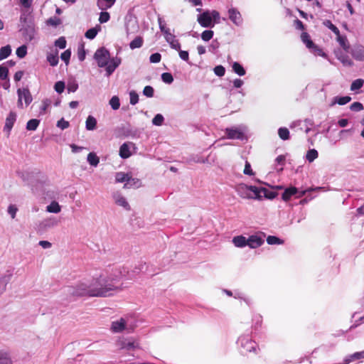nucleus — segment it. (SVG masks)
<instances>
[{"instance_id": "nucleus-1", "label": "nucleus", "mask_w": 364, "mask_h": 364, "mask_svg": "<svg viewBox=\"0 0 364 364\" xmlns=\"http://www.w3.org/2000/svg\"><path fill=\"white\" fill-rule=\"evenodd\" d=\"M119 281V276L106 277L100 275L94 278L89 284L81 283L76 287H68L66 292L73 296H108L112 291L118 289L115 282Z\"/></svg>"}, {"instance_id": "nucleus-2", "label": "nucleus", "mask_w": 364, "mask_h": 364, "mask_svg": "<svg viewBox=\"0 0 364 364\" xmlns=\"http://www.w3.org/2000/svg\"><path fill=\"white\" fill-rule=\"evenodd\" d=\"M94 59L100 68H105L106 75L110 76L122 63L120 58L114 57L111 58L108 50L105 48H98L95 54Z\"/></svg>"}, {"instance_id": "nucleus-3", "label": "nucleus", "mask_w": 364, "mask_h": 364, "mask_svg": "<svg viewBox=\"0 0 364 364\" xmlns=\"http://www.w3.org/2000/svg\"><path fill=\"white\" fill-rule=\"evenodd\" d=\"M237 343L240 353L246 355L248 353L258 354L260 349L258 344L249 336H241L238 338Z\"/></svg>"}, {"instance_id": "nucleus-4", "label": "nucleus", "mask_w": 364, "mask_h": 364, "mask_svg": "<svg viewBox=\"0 0 364 364\" xmlns=\"http://www.w3.org/2000/svg\"><path fill=\"white\" fill-rule=\"evenodd\" d=\"M238 195L242 198L260 199V190L256 186L240 184L237 188Z\"/></svg>"}, {"instance_id": "nucleus-5", "label": "nucleus", "mask_w": 364, "mask_h": 364, "mask_svg": "<svg viewBox=\"0 0 364 364\" xmlns=\"http://www.w3.org/2000/svg\"><path fill=\"white\" fill-rule=\"evenodd\" d=\"M246 128L245 126L240 125L237 127H232L226 128L225 132L226 137L230 139H240L242 140L245 138V132Z\"/></svg>"}, {"instance_id": "nucleus-6", "label": "nucleus", "mask_w": 364, "mask_h": 364, "mask_svg": "<svg viewBox=\"0 0 364 364\" xmlns=\"http://www.w3.org/2000/svg\"><path fill=\"white\" fill-rule=\"evenodd\" d=\"M18 94V107L23 108V100H24L26 107L28 106L32 102V96L28 89L19 88L17 90Z\"/></svg>"}, {"instance_id": "nucleus-7", "label": "nucleus", "mask_w": 364, "mask_h": 364, "mask_svg": "<svg viewBox=\"0 0 364 364\" xmlns=\"http://www.w3.org/2000/svg\"><path fill=\"white\" fill-rule=\"evenodd\" d=\"M264 237L265 234L262 232L250 235L247 238L248 246L252 249L260 247L264 242Z\"/></svg>"}, {"instance_id": "nucleus-8", "label": "nucleus", "mask_w": 364, "mask_h": 364, "mask_svg": "<svg viewBox=\"0 0 364 364\" xmlns=\"http://www.w3.org/2000/svg\"><path fill=\"white\" fill-rule=\"evenodd\" d=\"M197 21L198 23L203 28L214 27V23L212 21V16H210V11L208 10L198 15Z\"/></svg>"}, {"instance_id": "nucleus-9", "label": "nucleus", "mask_w": 364, "mask_h": 364, "mask_svg": "<svg viewBox=\"0 0 364 364\" xmlns=\"http://www.w3.org/2000/svg\"><path fill=\"white\" fill-rule=\"evenodd\" d=\"M301 39L308 48L312 49V51L319 55H323L322 50L318 48L310 39V36L307 33L303 32L301 35Z\"/></svg>"}, {"instance_id": "nucleus-10", "label": "nucleus", "mask_w": 364, "mask_h": 364, "mask_svg": "<svg viewBox=\"0 0 364 364\" xmlns=\"http://www.w3.org/2000/svg\"><path fill=\"white\" fill-rule=\"evenodd\" d=\"M118 346L121 350L131 351L139 348V343L132 338L123 339L118 342Z\"/></svg>"}, {"instance_id": "nucleus-11", "label": "nucleus", "mask_w": 364, "mask_h": 364, "mask_svg": "<svg viewBox=\"0 0 364 364\" xmlns=\"http://www.w3.org/2000/svg\"><path fill=\"white\" fill-rule=\"evenodd\" d=\"M230 20L236 26H240L242 23V15L235 8H230L228 11Z\"/></svg>"}, {"instance_id": "nucleus-12", "label": "nucleus", "mask_w": 364, "mask_h": 364, "mask_svg": "<svg viewBox=\"0 0 364 364\" xmlns=\"http://www.w3.org/2000/svg\"><path fill=\"white\" fill-rule=\"evenodd\" d=\"M127 323L125 318H121L112 323L111 329L114 333H120L127 329Z\"/></svg>"}, {"instance_id": "nucleus-13", "label": "nucleus", "mask_w": 364, "mask_h": 364, "mask_svg": "<svg viewBox=\"0 0 364 364\" xmlns=\"http://www.w3.org/2000/svg\"><path fill=\"white\" fill-rule=\"evenodd\" d=\"M112 198L117 205L121 206L127 210L130 209L129 204L127 199L119 192L114 193L112 194Z\"/></svg>"}, {"instance_id": "nucleus-14", "label": "nucleus", "mask_w": 364, "mask_h": 364, "mask_svg": "<svg viewBox=\"0 0 364 364\" xmlns=\"http://www.w3.org/2000/svg\"><path fill=\"white\" fill-rule=\"evenodd\" d=\"M16 114L14 112H10L9 115L7 116L5 122V125L4 127V131L7 132V136H9L11 129L16 120Z\"/></svg>"}, {"instance_id": "nucleus-15", "label": "nucleus", "mask_w": 364, "mask_h": 364, "mask_svg": "<svg viewBox=\"0 0 364 364\" xmlns=\"http://www.w3.org/2000/svg\"><path fill=\"white\" fill-rule=\"evenodd\" d=\"M115 180L117 183H123L126 182L124 184V188H128L131 181H134L135 179L129 176V174L123 173V172H117L115 176Z\"/></svg>"}, {"instance_id": "nucleus-16", "label": "nucleus", "mask_w": 364, "mask_h": 364, "mask_svg": "<svg viewBox=\"0 0 364 364\" xmlns=\"http://www.w3.org/2000/svg\"><path fill=\"white\" fill-rule=\"evenodd\" d=\"M351 55L356 60L364 61V47L363 46L355 47L351 51Z\"/></svg>"}, {"instance_id": "nucleus-17", "label": "nucleus", "mask_w": 364, "mask_h": 364, "mask_svg": "<svg viewBox=\"0 0 364 364\" xmlns=\"http://www.w3.org/2000/svg\"><path fill=\"white\" fill-rule=\"evenodd\" d=\"M0 364H13V360L9 350H0Z\"/></svg>"}, {"instance_id": "nucleus-18", "label": "nucleus", "mask_w": 364, "mask_h": 364, "mask_svg": "<svg viewBox=\"0 0 364 364\" xmlns=\"http://www.w3.org/2000/svg\"><path fill=\"white\" fill-rule=\"evenodd\" d=\"M58 224V220L54 217H49L44 219L41 223V226L43 229L51 228L56 226Z\"/></svg>"}, {"instance_id": "nucleus-19", "label": "nucleus", "mask_w": 364, "mask_h": 364, "mask_svg": "<svg viewBox=\"0 0 364 364\" xmlns=\"http://www.w3.org/2000/svg\"><path fill=\"white\" fill-rule=\"evenodd\" d=\"M232 243L237 247L242 248L248 246L247 239L243 235L235 236L232 238Z\"/></svg>"}, {"instance_id": "nucleus-20", "label": "nucleus", "mask_w": 364, "mask_h": 364, "mask_svg": "<svg viewBox=\"0 0 364 364\" xmlns=\"http://www.w3.org/2000/svg\"><path fill=\"white\" fill-rule=\"evenodd\" d=\"M116 0H97V6L101 11H105L110 9L115 3Z\"/></svg>"}, {"instance_id": "nucleus-21", "label": "nucleus", "mask_w": 364, "mask_h": 364, "mask_svg": "<svg viewBox=\"0 0 364 364\" xmlns=\"http://www.w3.org/2000/svg\"><path fill=\"white\" fill-rule=\"evenodd\" d=\"M298 193V188L295 187L287 188L284 190V193L282 195V198L284 201H288L290 200L291 197L296 195Z\"/></svg>"}, {"instance_id": "nucleus-22", "label": "nucleus", "mask_w": 364, "mask_h": 364, "mask_svg": "<svg viewBox=\"0 0 364 364\" xmlns=\"http://www.w3.org/2000/svg\"><path fill=\"white\" fill-rule=\"evenodd\" d=\"M351 97L350 96H343L338 97L336 96L333 98V100L330 105L331 107L334 106L336 104H338L340 105H344L350 102Z\"/></svg>"}, {"instance_id": "nucleus-23", "label": "nucleus", "mask_w": 364, "mask_h": 364, "mask_svg": "<svg viewBox=\"0 0 364 364\" xmlns=\"http://www.w3.org/2000/svg\"><path fill=\"white\" fill-rule=\"evenodd\" d=\"M132 155L129 146L127 143H124L119 148V156L122 159H127Z\"/></svg>"}, {"instance_id": "nucleus-24", "label": "nucleus", "mask_w": 364, "mask_h": 364, "mask_svg": "<svg viewBox=\"0 0 364 364\" xmlns=\"http://www.w3.org/2000/svg\"><path fill=\"white\" fill-rule=\"evenodd\" d=\"M61 210V207L59 203L53 200L46 207V211L52 213H58Z\"/></svg>"}, {"instance_id": "nucleus-25", "label": "nucleus", "mask_w": 364, "mask_h": 364, "mask_svg": "<svg viewBox=\"0 0 364 364\" xmlns=\"http://www.w3.org/2000/svg\"><path fill=\"white\" fill-rule=\"evenodd\" d=\"M47 60L51 66H56L59 62L58 50L55 53H48L47 55Z\"/></svg>"}, {"instance_id": "nucleus-26", "label": "nucleus", "mask_w": 364, "mask_h": 364, "mask_svg": "<svg viewBox=\"0 0 364 364\" xmlns=\"http://www.w3.org/2000/svg\"><path fill=\"white\" fill-rule=\"evenodd\" d=\"M96 125H97V120L96 119L91 116V115H89L86 119V122H85V127L87 130H94L96 128Z\"/></svg>"}, {"instance_id": "nucleus-27", "label": "nucleus", "mask_w": 364, "mask_h": 364, "mask_svg": "<svg viewBox=\"0 0 364 364\" xmlns=\"http://www.w3.org/2000/svg\"><path fill=\"white\" fill-rule=\"evenodd\" d=\"M87 162L92 166L96 167L99 162V157L94 152H90L87 157Z\"/></svg>"}, {"instance_id": "nucleus-28", "label": "nucleus", "mask_w": 364, "mask_h": 364, "mask_svg": "<svg viewBox=\"0 0 364 364\" xmlns=\"http://www.w3.org/2000/svg\"><path fill=\"white\" fill-rule=\"evenodd\" d=\"M232 70L239 76L245 75L246 71L244 68L237 62H234L232 65Z\"/></svg>"}, {"instance_id": "nucleus-29", "label": "nucleus", "mask_w": 364, "mask_h": 364, "mask_svg": "<svg viewBox=\"0 0 364 364\" xmlns=\"http://www.w3.org/2000/svg\"><path fill=\"white\" fill-rule=\"evenodd\" d=\"M337 41L339 43L340 46L346 50L348 51L349 48V44L348 43L347 38L344 36H341L340 33L336 35Z\"/></svg>"}, {"instance_id": "nucleus-30", "label": "nucleus", "mask_w": 364, "mask_h": 364, "mask_svg": "<svg viewBox=\"0 0 364 364\" xmlns=\"http://www.w3.org/2000/svg\"><path fill=\"white\" fill-rule=\"evenodd\" d=\"M143 38L141 36H137L131 41L129 47L131 49L139 48L143 46Z\"/></svg>"}, {"instance_id": "nucleus-31", "label": "nucleus", "mask_w": 364, "mask_h": 364, "mask_svg": "<svg viewBox=\"0 0 364 364\" xmlns=\"http://www.w3.org/2000/svg\"><path fill=\"white\" fill-rule=\"evenodd\" d=\"M364 85V80L363 79H356L350 85V90L353 92H356L359 89H360Z\"/></svg>"}, {"instance_id": "nucleus-32", "label": "nucleus", "mask_w": 364, "mask_h": 364, "mask_svg": "<svg viewBox=\"0 0 364 364\" xmlns=\"http://www.w3.org/2000/svg\"><path fill=\"white\" fill-rule=\"evenodd\" d=\"M40 124V120L37 119H30L26 124V129L29 131H35Z\"/></svg>"}, {"instance_id": "nucleus-33", "label": "nucleus", "mask_w": 364, "mask_h": 364, "mask_svg": "<svg viewBox=\"0 0 364 364\" xmlns=\"http://www.w3.org/2000/svg\"><path fill=\"white\" fill-rule=\"evenodd\" d=\"M11 53V48L10 46H6L1 47L0 49V60H2L10 55Z\"/></svg>"}, {"instance_id": "nucleus-34", "label": "nucleus", "mask_w": 364, "mask_h": 364, "mask_svg": "<svg viewBox=\"0 0 364 364\" xmlns=\"http://www.w3.org/2000/svg\"><path fill=\"white\" fill-rule=\"evenodd\" d=\"M50 104H51V101L49 99H44L41 102V105L40 107V110H39V114L41 115L45 114L46 113L48 108L50 107Z\"/></svg>"}, {"instance_id": "nucleus-35", "label": "nucleus", "mask_w": 364, "mask_h": 364, "mask_svg": "<svg viewBox=\"0 0 364 364\" xmlns=\"http://www.w3.org/2000/svg\"><path fill=\"white\" fill-rule=\"evenodd\" d=\"M318 151L316 149H309L306 153V159L309 162L311 163L318 157Z\"/></svg>"}, {"instance_id": "nucleus-36", "label": "nucleus", "mask_w": 364, "mask_h": 364, "mask_svg": "<svg viewBox=\"0 0 364 364\" xmlns=\"http://www.w3.org/2000/svg\"><path fill=\"white\" fill-rule=\"evenodd\" d=\"M278 134L282 140H287L289 139V131L286 127H280L278 129Z\"/></svg>"}, {"instance_id": "nucleus-37", "label": "nucleus", "mask_w": 364, "mask_h": 364, "mask_svg": "<svg viewBox=\"0 0 364 364\" xmlns=\"http://www.w3.org/2000/svg\"><path fill=\"white\" fill-rule=\"evenodd\" d=\"M267 242L269 245H282L284 243V241L281 240L280 238L276 237V236H272L269 235L267 238Z\"/></svg>"}, {"instance_id": "nucleus-38", "label": "nucleus", "mask_w": 364, "mask_h": 364, "mask_svg": "<svg viewBox=\"0 0 364 364\" xmlns=\"http://www.w3.org/2000/svg\"><path fill=\"white\" fill-rule=\"evenodd\" d=\"M86 51L83 43H81L77 48V58L80 61H83L85 59Z\"/></svg>"}, {"instance_id": "nucleus-39", "label": "nucleus", "mask_w": 364, "mask_h": 364, "mask_svg": "<svg viewBox=\"0 0 364 364\" xmlns=\"http://www.w3.org/2000/svg\"><path fill=\"white\" fill-rule=\"evenodd\" d=\"M109 105L114 110H117L120 107L119 99L117 96H113L109 100Z\"/></svg>"}, {"instance_id": "nucleus-40", "label": "nucleus", "mask_w": 364, "mask_h": 364, "mask_svg": "<svg viewBox=\"0 0 364 364\" xmlns=\"http://www.w3.org/2000/svg\"><path fill=\"white\" fill-rule=\"evenodd\" d=\"M66 40L65 38L62 36L58 38L55 41L54 45L55 46L59 48L60 49H64L66 47Z\"/></svg>"}, {"instance_id": "nucleus-41", "label": "nucleus", "mask_w": 364, "mask_h": 364, "mask_svg": "<svg viewBox=\"0 0 364 364\" xmlns=\"http://www.w3.org/2000/svg\"><path fill=\"white\" fill-rule=\"evenodd\" d=\"M338 60L346 66H352L353 63L347 55H341L338 57Z\"/></svg>"}, {"instance_id": "nucleus-42", "label": "nucleus", "mask_w": 364, "mask_h": 364, "mask_svg": "<svg viewBox=\"0 0 364 364\" xmlns=\"http://www.w3.org/2000/svg\"><path fill=\"white\" fill-rule=\"evenodd\" d=\"M70 56H71V50L70 49H68L61 53L60 58L66 65H68L69 62H70Z\"/></svg>"}, {"instance_id": "nucleus-43", "label": "nucleus", "mask_w": 364, "mask_h": 364, "mask_svg": "<svg viewBox=\"0 0 364 364\" xmlns=\"http://www.w3.org/2000/svg\"><path fill=\"white\" fill-rule=\"evenodd\" d=\"M356 360H359L358 352L346 356L343 360V363L349 364L350 363Z\"/></svg>"}, {"instance_id": "nucleus-44", "label": "nucleus", "mask_w": 364, "mask_h": 364, "mask_svg": "<svg viewBox=\"0 0 364 364\" xmlns=\"http://www.w3.org/2000/svg\"><path fill=\"white\" fill-rule=\"evenodd\" d=\"M164 121V117L161 114H157L152 119V124L155 126H161Z\"/></svg>"}, {"instance_id": "nucleus-45", "label": "nucleus", "mask_w": 364, "mask_h": 364, "mask_svg": "<svg viewBox=\"0 0 364 364\" xmlns=\"http://www.w3.org/2000/svg\"><path fill=\"white\" fill-rule=\"evenodd\" d=\"M214 33L212 30H205L201 33V38L204 41H208L213 37Z\"/></svg>"}, {"instance_id": "nucleus-46", "label": "nucleus", "mask_w": 364, "mask_h": 364, "mask_svg": "<svg viewBox=\"0 0 364 364\" xmlns=\"http://www.w3.org/2000/svg\"><path fill=\"white\" fill-rule=\"evenodd\" d=\"M16 53L18 58H24L27 54V47L25 45L18 47L16 49Z\"/></svg>"}, {"instance_id": "nucleus-47", "label": "nucleus", "mask_w": 364, "mask_h": 364, "mask_svg": "<svg viewBox=\"0 0 364 364\" xmlns=\"http://www.w3.org/2000/svg\"><path fill=\"white\" fill-rule=\"evenodd\" d=\"M161 80L166 84H171L173 81V77L170 73H164L161 74Z\"/></svg>"}, {"instance_id": "nucleus-48", "label": "nucleus", "mask_w": 364, "mask_h": 364, "mask_svg": "<svg viewBox=\"0 0 364 364\" xmlns=\"http://www.w3.org/2000/svg\"><path fill=\"white\" fill-rule=\"evenodd\" d=\"M323 24L328 27L331 31H332L336 35H338L340 33L339 29L333 25L331 21L326 20L323 22Z\"/></svg>"}, {"instance_id": "nucleus-49", "label": "nucleus", "mask_w": 364, "mask_h": 364, "mask_svg": "<svg viewBox=\"0 0 364 364\" xmlns=\"http://www.w3.org/2000/svg\"><path fill=\"white\" fill-rule=\"evenodd\" d=\"M9 281V277H3L0 279V294H1L6 288V285Z\"/></svg>"}, {"instance_id": "nucleus-50", "label": "nucleus", "mask_w": 364, "mask_h": 364, "mask_svg": "<svg viewBox=\"0 0 364 364\" xmlns=\"http://www.w3.org/2000/svg\"><path fill=\"white\" fill-rule=\"evenodd\" d=\"M98 32V30L96 28H92L88 29L85 36L88 39H93L95 38Z\"/></svg>"}, {"instance_id": "nucleus-51", "label": "nucleus", "mask_w": 364, "mask_h": 364, "mask_svg": "<svg viewBox=\"0 0 364 364\" xmlns=\"http://www.w3.org/2000/svg\"><path fill=\"white\" fill-rule=\"evenodd\" d=\"M110 18V15L108 12L102 11L100 14L99 21L100 23H104L107 22Z\"/></svg>"}, {"instance_id": "nucleus-52", "label": "nucleus", "mask_w": 364, "mask_h": 364, "mask_svg": "<svg viewBox=\"0 0 364 364\" xmlns=\"http://www.w3.org/2000/svg\"><path fill=\"white\" fill-rule=\"evenodd\" d=\"M129 98H130V104L132 105H135L139 102V95L134 90L130 91V92H129Z\"/></svg>"}, {"instance_id": "nucleus-53", "label": "nucleus", "mask_w": 364, "mask_h": 364, "mask_svg": "<svg viewBox=\"0 0 364 364\" xmlns=\"http://www.w3.org/2000/svg\"><path fill=\"white\" fill-rule=\"evenodd\" d=\"M363 105L359 102H355L350 106V109L353 112H360L363 109Z\"/></svg>"}, {"instance_id": "nucleus-54", "label": "nucleus", "mask_w": 364, "mask_h": 364, "mask_svg": "<svg viewBox=\"0 0 364 364\" xmlns=\"http://www.w3.org/2000/svg\"><path fill=\"white\" fill-rule=\"evenodd\" d=\"M154 90L150 85L146 86L143 90V95L147 97H152L154 96Z\"/></svg>"}, {"instance_id": "nucleus-55", "label": "nucleus", "mask_w": 364, "mask_h": 364, "mask_svg": "<svg viewBox=\"0 0 364 364\" xmlns=\"http://www.w3.org/2000/svg\"><path fill=\"white\" fill-rule=\"evenodd\" d=\"M9 70L4 65H0V79L6 80L8 77Z\"/></svg>"}, {"instance_id": "nucleus-56", "label": "nucleus", "mask_w": 364, "mask_h": 364, "mask_svg": "<svg viewBox=\"0 0 364 364\" xmlns=\"http://www.w3.org/2000/svg\"><path fill=\"white\" fill-rule=\"evenodd\" d=\"M210 16H212V21L214 23V25L215 23H219L220 18L219 12L215 10H212L210 11Z\"/></svg>"}, {"instance_id": "nucleus-57", "label": "nucleus", "mask_w": 364, "mask_h": 364, "mask_svg": "<svg viewBox=\"0 0 364 364\" xmlns=\"http://www.w3.org/2000/svg\"><path fill=\"white\" fill-rule=\"evenodd\" d=\"M214 73L218 77H223L225 73V69L223 65H217L214 68Z\"/></svg>"}, {"instance_id": "nucleus-58", "label": "nucleus", "mask_w": 364, "mask_h": 364, "mask_svg": "<svg viewBox=\"0 0 364 364\" xmlns=\"http://www.w3.org/2000/svg\"><path fill=\"white\" fill-rule=\"evenodd\" d=\"M161 55L159 53H153L149 57V60L151 63H158L161 61Z\"/></svg>"}, {"instance_id": "nucleus-59", "label": "nucleus", "mask_w": 364, "mask_h": 364, "mask_svg": "<svg viewBox=\"0 0 364 364\" xmlns=\"http://www.w3.org/2000/svg\"><path fill=\"white\" fill-rule=\"evenodd\" d=\"M54 89L55 92H57L58 93H62L65 89V83L62 81H58L55 82L54 85Z\"/></svg>"}, {"instance_id": "nucleus-60", "label": "nucleus", "mask_w": 364, "mask_h": 364, "mask_svg": "<svg viewBox=\"0 0 364 364\" xmlns=\"http://www.w3.org/2000/svg\"><path fill=\"white\" fill-rule=\"evenodd\" d=\"M70 126V124L68 121H65L63 118H61L59 121L57 122V127L61 129H65L68 128Z\"/></svg>"}, {"instance_id": "nucleus-61", "label": "nucleus", "mask_w": 364, "mask_h": 364, "mask_svg": "<svg viewBox=\"0 0 364 364\" xmlns=\"http://www.w3.org/2000/svg\"><path fill=\"white\" fill-rule=\"evenodd\" d=\"M163 33H164V38L168 43H170V42H172L176 39L175 36L170 33L169 29L168 31H166Z\"/></svg>"}, {"instance_id": "nucleus-62", "label": "nucleus", "mask_w": 364, "mask_h": 364, "mask_svg": "<svg viewBox=\"0 0 364 364\" xmlns=\"http://www.w3.org/2000/svg\"><path fill=\"white\" fill-rule=\"evenodd\" d=\"M8 213L11 215V218H15L18 208L15 205H10L8 207Z\"/></svg>"}, {"instance_id": "nucleus-63", "label": "nucleus", "mask_w": 364, "mask_h": 364, "mask_svg": "<svg viewBox=\"0 0 364 364\" xmlns=\"http://www.w3.org/2000/svg\"><path fill=\"white\" fill-rule=\"evenodd\" d=\"M61 21L60 20V18H57V17H54V18H50L48 21H47V23L50 26H55L56 27L57 26H58L59 24H60Z\"/></svg>"}, {"instance_id": "nucleus-64", "label": "nucleus", "mask_w": 364, "mask_h": 364, "mask_svg": "<svg viewBox=\"0 0 364 364\" xmlns=\"http://www.w3.org/2000/svg\"><path fill=\"white\" fill-rule=\"evenodd\" d=\"M158 23L159 26V28L162 33H164L166 31H168L169 28H167L166 27V23L163 20V18L161 16H158Z\"/></svg>"}]
</instances>
